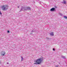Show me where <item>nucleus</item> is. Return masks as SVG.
Segmentation results:
<instances>
[{
	"instance_id": "obj_6",
	"label": "nucleus",
	"mask_w": 67,
	"mask_h": 67,
	"mask_svg": "<svg viewBox=\"0 0 67 67\" xmlns=\"http://www.w3.org/2000/svg\"><path fill=\"white\" fill-rule=\"evenodd\" d=\"M50 35L51 36H53L54 34H53V32H52L51 33H50Z\"/></svg>"
},
{
	"instance_id": "obj_15",
	"label": "nucleus",
	"mask_w": 67,
	"mask_h": 67,
	"mask_svg": "<svg viewBox=\"0 0 67 67\" xmlns=\"http://www.w3.org/2000/svg\"><path fill=\"white\" fill-rule=\"evenodd\" d=\"M63 58H65V57H63Z\"/></svg>"
},
{
	"instance_id": "obj_11",
	"label": "nucleus",
	"mask_w": 67,
	"mask_h": 67,
	"mask_svg": "<svg viewBox=\"0 0 67 67\" xmlns=\"http://www.w3.org/2000/svg\"><path fill=\"white\" fill-rule=\"evenodd\" d=\"M7 32H8V33H9V32H10L9 31H7Z\"/></svg>"
},
{
	"instance_id": "obj_1",
	"label": "nucleus",
	"mask_w": 67,
	"mask_h": 67,
	"mask_svg": "<svg viewBox=\"0 0 67 67\" xmlns=\"http://www.w3.org/2000/svg\"><path fill=\"white\" fill-rule=\"evenodd\" d=\"M43 59L42 58H40L37 59L36 61V63H34V64H40L42 62Z\"/></svg>"
},
{
	"instance_id": "obj_10",
	"label": "nucleus",
	"mask_w": 67,
	"mask_h": 67,
	"mask_svg": "<svg viewBox=\"0 0 67 67\" xmlns=\"http://www.w3.org/2000/svg\"><path fill=\"white\" fill-rule=\"evenodd\" d=\"M0 14H2V13L0 12Z\"/></svg>"
},
{
	"instance_id": "obj_5",
	"label": "nucleus",
	"mask_w": 67,
	"mask_h": 67,
	"mask_svg": "<svg viewBox=\"0 0 67 67\" xmlns=\"http://www.w3.org/2000/svg\"><path fill=\"white\" fill-rule=\"evenodd\" d=\"M62 3H63L64 4H66V1H64Z\"/></svg>"
},
{
	"instance_id": "obj_7",
	"label": "nucleus",
	"mask_w": 67,
	"mask_h": 67,
	"mask_svg": "<svg viewBox=\"0 0 67 67\" xmlns=\"http://www.w3.org/2000/svg\"><path fill=\"white\" fill-rule=\"evenodd\" d=\"M21 57L22 58L21 61H23V58L22 57Z\"/></svg>"
},
{
	"instance_id": "obj_8",
	"label": "nucleus",
	"mask_w": 67,
	"mask_h": 67,
	"mask_svg": "<svg viewBox=\"0 0 67 67\" xmlns=\"http://www.w3.org/2000/svg\"><path fill=\"white\" fill-rule=\"evenodd\" d=\"M64 18H65V19H67V17L66 16H64Z\"/></svg>"
},
{
	"instance_id": "obj_16",
	"label": "nucleus",
	"mask_w": 67,
	"mask_h": 67,
	"mask_svg": "<svg viewBox=\"0 0 67 67\" xmlns=\"http://www.w3.org/2000/svg\"><path fill=\"white\" fill-rule=\"evenodd\" d=\"M30 34H32V33H30Z\"/></svg>"
},
{
	"instance_id": "obj_13",
	"label": "nucleus",
	"mask_w": 67,
	"mask_h": 67,
	"mask_svg": "<svg viewBox=\"0 0 67 67\" xmlns=\"http://www.w3.org/2000/svg\"><path fill=\"white\" fill-rule=\"evenodd\" d=\"M18 8H20V7H19V6L18 7Z\"/></svg>"
},
{
	"instance_id": "obj_3",
	"label": "nucleus",
	"mask_w": 67,
	"mask_h": 67,
	"mask_svg": "<svg viewBox=\"0 0 67 67\" xmlns=\"http://www.w3.org/2000/svg\"><path fill=\"white\" fill-rule=\"evenodd\" d=\"M1 56H4V55H5V53L4 51H2L1 52Z\"/></svg>"
},
{
	"instance_id": "obj_12",
	"label": "nucleus",
	"mask_w": 67,
	"mask_h": 67,
	"mask_svg": "<svg viewBox=\"0 0 67 67\" xmlns=\"http://www.w3.org/2000/svg\"><path fill=\"white\" fill-rule=\"evenodd\" d=\"M53 51H55V49H54V48H53Z\"/></svg>"
},
{
	"instance_id": "obj_4",
	"label": "nucleus",
	"mask_w": 67,
	"mask_h": 67,
	"mask_svg": "<svg viewBox=\"0 0 67 67\" xmlns=\"http://www.w3.org/2000/svg\"><path fill=\"white\" fill-rule=\"evenodd\" d=\"M51 11H55V8H52L50 10Z\"/></svg>"
},
{
	"instance_id": "obj_17",
	"label": "nucleus",
	"mask_w": 67,
	"mask_h": 67,
	"mask_svg": "<svg viewBox=\"0 0 67 67\" xmlns=\"http://www.w3.org/2000/svg\"><path fill=\"white\" fill-rule=\"evenodd\" d=\"M9 64V63L8 62L7 63V64Z\"/></svg>"
},
{
	"instance_id": "obj_14",
	"label": "nucleus",
	"mask_w": 67,
	"mask_h": 67,
	"mask_svg": "<svg viewBox=\"0 0 67 67\" xmlns=\"http://www.w3.org/2000/svg\"><path fill=\"white\" fill-rule=\"evenodd\" d=\"M56 67H58V66L56 65Z\"/></svg>"
},
{
	"instance_id": "obj_9",
	"label": "nucleus",
	"mask_w": 67,
	"mask_h": 67,
	"mask_svg": "<svg viewBox=\"0 0 67 67\" xmlns=\"http://www.w3.org/2000/svg\"><path fill=\"white\" fill-rule=\"evenodd\" d=\"M30 9V8L29 7H27V9Z\"/></svg>"
},
{
	"instance_id": "obj_2",
	"label": "nucleus",
	"mask_w": 67,
	"mask_h": 67,
	"mask_svg": "<svg viewBox=\"0 0 67 67\" xmlns=\"http://www.w3.org/2000/svg\"><path fill=\"white\" fill-rule=\"evenodd\" d=\"M8 6L7 5H3L2 6V8L3 10L5 11L7 10L8 9Z\"/></svg>"
}]
</instances>
